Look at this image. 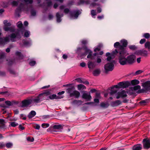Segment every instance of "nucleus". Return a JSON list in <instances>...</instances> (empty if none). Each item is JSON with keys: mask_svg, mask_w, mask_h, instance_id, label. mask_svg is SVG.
<instances>
[{"mask_svg": "<svg viewBox=\"0 0 150 150\" xmlns=\"http://www.w3.org/2000/svg\"><path fill=\"white\" fill-rule=\"evenodd\" d=\"M11 4L13 6H16L18 4V3L17 1H13L11 3Z\"/></svg>", "mask_w": 150, "mask_h": 150, "instance_id": "nucleus-52", "label": "nucleus"}, {"mask_svg": "<svg viewBox=\"0 0 150 150\" xmlns=\"http://www.w3.org/2000/svg\"><path fill=\"white\" fill-rule=\"evenodd\" d=\"M13 145L12 143L10 142L6 144V146L8 148L11 147Z\"/></svg>", "mask_w": 150, "mask_h": 150, "instance_id": "nucleus-38", "label": "nucleus"}, {"mask_svg": "<svg viewBox=\"0 0 150 150\" xmlns=\"http://www.w3.org/2000/svg\"><path fill=\"white\" fill-rule=\"evenodd\" d=\"M101 62V59L100 58H97V63H100Z\"/></svg>", "mask_w": 150, "mask_h": 150, "instance_id": "nucleus-59", "label": "nucleus"}, {"mask_svg": "<svg viewBox=\"0 0 150 150\" xmlns=\"http://www.w3.org/2000/svg\"><path fill=\"white\" fill-rule=\"evenodd\" d=\"M104 66L105 70L106 72L111 71L114 69V64L115 61L113 60L109 61Z\"/></svg>", "mask_w": 150, "mask_h": 150, "instance_id": "nucleus-4", "label": "nucleus"}, {"mask_svg": "<svg viewBox=\"0 0 150 150\" xmlns=\"http://www.w3.org/2000/svg\"><path fill=\"white\" fill-rule=\"evenodd\" d=\"M9 41V38L6 37L3 39L2 38H0V44H2L4 43H6Z\"/></svg>", "mask_w": 150, "mask_h": 150, "instance_id": "nucleus-19", "label": "nucleus"}, {"mask_svg": "<svg viewBox=\"0 0 150 150\" xmlns=\"http://www.w3.org/2000/svg\"><path fill=\"white\" fill-rule=\"evenodd\" d=\"M63 97L62 96H57L55 94H52L50 95L48 97L46 98L45 97V99H48V98H49L51 100L56 99L57 100L61 98H63Z\"/></svg>", "mask_w": 150, "mask_h": 150, "instance_id": "nucleus-14", "label": "nucleus"}, {"mask_svg": "<svg viewBox=\"0 0 150 150\" xmlns=\"http://www.w3.org/2000/svg\"><path fill=\"white\" fill-rule=\"evenodd\" d=\"M142 148L141 144H139L134 145L132 147L133 150H141Z\"/></svg>", "mask_w": 150, "mask_h": 150, "instance_id": "nucleus-17", "label": "nucleus"}, {"mask_svg": "<svg viewBox=\"0 0 150 150\" xmlns=\"http://www.w3.org/2000/svg\"><path fill=\"white\" fill-rule=\"evenodd\" d=\"M145 47L146 48H148L149 50H150V42H147L145 44Z\"/></svg>", "mask_w": 150, "mask_h": 150, "instance_id": "nucleus-31", "label": "nucleus"}, {"mask_svg": "<svg viewBox=\"0 0 150 150\" xmlns=\"http://www.w3.org/2000/svg\"><path fill=\"white\" fill-rule=\"evenodd\" d=\"M8 26H4V29L5 31H11L12 27H8Z\"/></svg>", "mask_w": 150, "mask_h": 150, "instance_id": "nucleus-30", "label": "nucleus"}, {"mask_svg": "<svg viewBox=\"0 0 150 150\" xmlns=\"http://www.w3.org/2000/svg\"><path fill=\"white\" fill-rule=\"evenodd\" d=\"M16 54L18 57L19 59H21L22 58L23 56L21 55L20 52H16Z\"/></svg>", "mask_w": 150, "mask_h": 150, "instance_id": "nucleus-39", "label": "nucleus"}, {"mask_svg": "<svg viewBox=\"0 0 150 150\" xmlns=\"http://www.w3.org/2000/svg\"><path fill=\"white\" fill-rule=\"evenodd\" d=\"M69 11V9L68 8H66L64 9V12L65 13H68Z\"/></svg>", "mask_w": 150, "mask_h": 150, "instance_id": "nucleus-55", "label": "nucleus"}, {"mask_svg": "<svg viewBox=\"0 0 150 150\" xmlns=\"http://www.w3.org/2000/svg\"><path fill=\"white\" fill-rule=\"evenodd\" d=\"M100 105L102 107H106V104L104 103H101Z\"/></svg>", "mask_w": 150, "mask_h": 150, "instance_id": "nucleus-60", "label": "nucleus"}, {"mask_svg": "<svg viewBox=\"0 0 150 150\" xmlns=\"http://www.w3.org/2000/svg\"><path fill=\"white\" fill-rule=\"evenodd\" d=\"M27 140L28 141H30V142H33V141L34 139L33 138L28 137L27 138Z\"/></svg>", "mask_w": 150, "mask_h": 150, "instance_id": "nucleus-51", "label": "nucleus"}, {"mask_svg": "<svg viewBox=\"0 0 150 150\" xmlns=\"http://www.w3.org/2000/svg\"><path fill=\"white\" fill-rule=\"evenodd\" d=\"M36 114L35 112L33 110H32L29 113L28 115V117L30 119L33 117Z\"/></svg>", "mask_w": 150, "mask_h": 150, "instance_id": "nucleus-21", "label": "nucleus"}, {"mask_svg": "<svg viewBox=\"0 0 150 150\" xmlns=\"http://www.w3.org/2000/svg\"><path fill=\"white\" fill-rule=\"evenodd\" d=\"M25 2L27 3L31 4L33 2V0H24Z\"/></svg>", "mask_w": 150, "mask_h": 150, "instance_id": "nucleus-53", "label": "nucleus"}, {"mask_svg": "<svg viewBox=\"0 0 150 150\" xmlns=\"http://www.w3.org/2000/svg\"><path fill=\"white\" fill-rule=\"evenodd\" d=\"M118 53V52L117 51V49L115 50L114 51H113L111 53V55L112 56V58H114L115 56Z\"/></svg>", "mask_w": 150, "mask_h": 150, "instance_id": "nucleus-27", "label": "nucleus"}, {"mask_svg": "<svg viewBox=\"0 0 150 150\" xmlns=\"http://www.w3.org/2000/svg\"><path fill=\"white\" fill-rule=\"evenodd\" d=\"M139 81L136 79L133 80L131 81L132 84L133 85L138 84H139Z\"/></svg>", "mask_w": 150, "mask_h": 150, "instance_id": "nucleus-28", "label": "nucleus"}, {"mask_svg": "<svg viewBox=\"0 0 150 150\" xmlns=\"http://www.w3.org/2000/svg\"><path fill=\"white\" fill-rule=\"evenodd\" d=\"M117 91L116 90H112L110 92V95H112L115 93L117 92Z\"/></svg>", "mask_w": 150, "mask_h": 150, "instance_id": "nucleus-47", "label": "nucleus"}, {"mask_svg": "<svg viewBox=\"0 0 150 150\" xmlns=\"http://www.w3.org/2000/svg\"><path fill=\"white\" fill-rule=\"evenodd\" d=\"M42 127L44 128H46L48 127L49 126V124L48 123H44L42 124Z\"/></svg>", "mask_w": 150, "mask_h": 150, "instance_id": "nucleus-33", "label": "nucleus"}, {"mask_svg": "<svg viewBox=\"0 0 150 150\" xmlns=\"http://www.w3.org/2000/svg\"><path fill=\"white\" fill-rule=\"evenodd\" d=\"M121 102L119 100H117L112 103V105L114 106H117L121 104Z\"/></svg>", "mask_w": 150, "mask_h": 150, "instance_id": "nucleus-24", "label": "nucleus"}, {"mask_svg": "<svg viewBox=\"0 0 150 150\" xmlns=\"http://www.w3.org/2000/svg\"><path fill=\"white\" fill-rule=\"evenodd\" d=\"M32 101L30 99L25 100L22 102V106L23 107H27L30 105L32 103Z\"/></svg>", "mask_w": 150, "mask_h": 150, "instance_id": "nucleus-13", "label": "nucleus"}, {"mask_svg": "<svg viewBox=\"0 0 150 150\" xmlns=\"http://www.w3.org/2000/svg\"><path fill=\"white\" fill-rule=\"evenodd\" d=\"M53 127L54 129H59L61 128V126L60 125H54V126Z\"/></svg>", "mask_w": 150, "mask_h": 150, "instance_id": "nucleus-42", "label": "nucleus"}, {"mask_svg": "<svg viewBox=\"0 0 150 150\" xmlns=\"http://www.w3.org/2000/svg\"><path fill=\"white\" fill-rule=\"evenodd\" d=\"M23 25V24L22 22L19 21L17 23V26L19 28H21Z\"/></svg>", "mask_w": 150, "mask_h": 150, "instance_id": "nucleus-37", "label": "nucleus"}, {"mask_svg": "<svg viewBox=\"0 0 150 150\" xmlns=\"http://www.w3.org/2000/svg\"><path fill=\"white\" fill-rule=\"evenodd\" d=\"M80 65L81 67H84L86 66V64L84 62H82L81 63Z\"/></svg>", "mask_w": 150, "mask_h": 150, "instance_id": "nucleus-63", "label": "nucleus"}, {"mask_svg": "<svg viewBox=\"0 0 150 150\" xmlns=\"http://www.w3.org/2000/svg\"><path fill=\"white\" fill-rule=\"evenodd\" d=\"M75 88L72 87L67 89V92L69 93L70 96H74L76 98H78L80 95V93L78 91L75 90Z\"/></svg>", "mask_w": 150, "mask_h": 150, "instance_id": "nucleus-3", "label": "nucleus"}, {"mask_svg": "<svg viewBox=\"0 0 150 150\" xmlns=\"http://www.w3.org/2000/svg\"><path fill=\"white\" fill-rule=\"evenodd\" d=\"M126 58L127 63L131 64L135 61L136 57L134 55H131L127 56Z\"/></svg>", "mask_w": 150, "mask_h": 150, "instance_id": "nucleus-7", "label": "nucleus"}, {"mask_svg": "<svg viewBox=\"0 0 150 150\" xmlns=\"http://www.w3.org/2000/svg\"><path fill=\"white\" fill-rule=\"evenodd\" d=\"M18 125V123L15 122H11V126L13 127H15Z\"/></svg>", "mask_w": 150, "mask_h": 150, "instance_id": "nucleus-40", "label": "nucleus"}, {"mask_svg": "<svg viewBox=\"0 0 150 150\" xmlns=\"http://www.w3.org/2000/svg\"><path fill=\"white\" fill-rule=\"evenodd\" d=\"M5 146V145L3 143H0V148H2Z\"/></svg>", "mask_w": 150, "mask_h": 150, "instance_id": "nucleus-62", "label": "nucleus"}, {"mask_svg": "<svg viewBox=\"0 0 150 150\" xmlns=\"http://www.w3.org/2000/svg\"><path fill=\"white\" fill-rule=\"evenodd\" d=\"M21 36L18 33H12L10 36L11 40L12 42H14L21 38Z\"/></svg>", "mask_w": 150, "mask_h": 150, "instance_id": "nucleus-6", "label": "nucleus"}, {"mask_svg": "<svg viewBox=\"0 0 150 150\" xmlns=\"http://www.w3.org/2000/svg\"><path fill=\"white\" fill-rule=\"evenodd\" d=\"M40 126L38 125H37L35 126V128L37 129H39L40 128Z\"/></svg>", "mask_w": 150, "mask_h": 150, "instance_id": "nucleus-64", "label": "nucleus"}, {"mask_svg": "<svg viewBox=\"0 0 150 150\" xmlns=\"http://www.w3.org/2000/svg\"><path fill=\"white\" fill-rule=\"evenodd\" d=\"M82 83H83V84H86V85H88L89 84V82L87 81H83Z\"/></svg>", "mask_w": 150, "mask_h": 150, "instance_id": "nucleus-61", "label": "nucleus"}, {"mask_svg": "<svg viewBox=\"0 0 150 150\" xmlns=\"http://www.w3.org/2000/svg\"><path fill=\"white\" fill-rule=\"evenodd\" d=\"M106 56L108 57L107 58V60L108 61H110L111 59L112 58L111 54H110V53L107 52L106 53Z\"/></svg>", "mask_w": 150, "mask_h": 150, "instance_id": "nucleus-26", "label": "nucleus"}, {"mask_svg": "<svg viewBox=\"0 0 150 150\" xmlns=\"http://www.w3.org/2000/svg\"><path fill=\"white\" fill-rule=\"evenodd\" d=\"M129 48L131 50H134L136 49V47L134 45H130L129 46Z\"/></svg>", "mask_w": 150, "mask_h": 150, "instance_id": "nucleus-49", "label": "nucleus"}, {"mask_svg": "<svg viewBox=\"0 0 150 150\" xmlns=\"http://www.w3.org/2000/svg\"><path fill=\"white\" fill-rule=\"evenodd\" d=\"M119 85L120 88H125L129 86V83L127 82H121L119 83Z\"/></svg>", "mask_w": 150, "mask_h": 150, "instance_id": "nucleus-15", "label": "nucleus"}, {"mask_svg": "<svg viewBox=\"0 0 150 150\" xmlns=\"http://www.w3.org/2000/svg\"><path fill=\"white\" fill-rule=\"evenodd\" d=\"M81 13L79 10H76L74 11L73 13H70L71 19L76 18Z\"/></svg>", "mask_w": 150, "mask_h": 150, "instance_id": "nucleus-11", "label": "nucleus"}, {"mask_svg": "<svg viewBox=\"0 0 150 150\" xmlns=\"http://www.w3.org/2000/svg\"><path fill=\"white\" fill-rule=\"evenodd\" d=\"M81 43L85 45L88 43V41L86 40H82Z\"/></svg>", "mask_w": 150, "mask_h": 150, "instance_id": "nucleus-57", "label": "nucleus"}, {"mask_svg": "<svg viewBox=\"0 0 150 150\" xmlns=\"http://www.w3.org/2000/svg\"><path fill=\"white\" fill-rule=\"evenodd\" d=\"M102 46V45L101 44H100L98 45V47L95 48L94 50V51L95 52H97V51H99L100 50V47Z\"/></svg>", "mask_w": 150, "mask_h": 150, "instance_id": "nucleus-34", "label": "nucleus"}, {"mask_svg": "<svg viewBox=\"0 0 150 150\" xmlns=\"http://www.w3.org/2000/svg\"><path fill=\"white\" fill-rule=\"evenodd\" d=\"M143 145L144 148L148 149L150 148V140L147 139H144L143 140Z\"/></svg>", "mask_w": 150, "mask_h": 150, "instance_id": "nucleus-9", "label": "nucleus"}, {"mask_svg": "<svg viewBox=\"0 0 150 150\" xmlns=\"http://www.w3.org/2000/svg\"><path fill=\"white\" fill-rule=\"evenodd\" d=\"M35 64L36 62L35 61H31L29 63V64L31 66H33Z\"/></svg>", "mask_w": 150, "mask_h": 150, "instance_id": "nucleus-43", "label": "nucleus"}, {"mask_svg": "<svg viewBox=\"0 0 150 150\" xmlns=\"http://www.w3.org/2000/svg\"><path fill=\"white\" fill-rule=\"evenodd\" d=\"M82 98L86 100L87 101L91 100L92 98L90 93H88L86 92H85L83 93L82 95Z\"/></svg>", "mask_w": 150, "mask_h": 150, "instance_id": "nucleus-12", "label": "nucleus"}, {"mask_svg": "<svg viewBox=\"0 0 150 150\" xmlns=\"http://www.w3.org/2000/svg\"><path fill=\"white\" fill-rule=\"evenodd\" d=\"M104 17V16L103 15H102L101 16H98L97 17V18L100 20L103 19Z\"/></svg>", "mask_w": 150, "mask_h": 150, "instance_id": "nucleus-54", "label": "nucleus"}, {"mask_svg": "<svg viewBox=\"0 0 150 150\" xmlns=\"http://www.w3.org/2000/svg\"><path fill=\"white\" fill-rule=\"evenodd\" d=\"M116 98L119 99L120 98H123L127 96V93L124 91H121L118 92L116 95Z\"/></svg>", "mask_w": 150, "mask_h": 150, "instance_id": "nucleus-8", "label": "nucleus"}, {"mask_svg": "<svg viewBox=\"0 0 150 150\" xmlns=\"http://www.w3.org/2000/svg\"><path fill=\"white\" fill-rule=\"evenodd\" d=\"M5 55V53L3 52H0V59L3 58Z\"/></svg>", "mask_w": 150, "mask_h": 150, "instance_id": "nucleus-44", "label": "nucleus"}, {"mask_svg": "<svg viewBox=\"0 0 150 150\" xmlns=\"http://www.w3.org/2000/svg\"><path fill=\"white\" fill-rule=\"evenodd\" d=\"M85 52H86L85 53L84 55H86L87 54H88L87 56V58H91L92 59L91 54L92 52L91 51L88 49H86L85 50Z\"/></svg>", "mask_w": 150, "mask_h": 150, "instance_id": "nucleus-18", "label": "nucleus"}, {"mask_svg": "<svg viewBox=\"0 0 150 150\" xmlns=\"http://www.w3.org/2000/svg\"><path fill=\"white\" fill-rule=\"evenodd\" d=\"M63 16V14H62L61 16H60V15H59V13H56V17H57V22H61V17Z\"/></svg>", "mask_w": 150, "mask_h": 150, "instance_id": "nucleus-22", "label": "nucleus"}, {"mask_svg": "<svg viewBox=\"0 0 150 150\" xmlns=\"http://www.w3.org/2000/svg\"><path fill=\"white\" fill-rule=\"evenodd\" d=\"M142 54H143L144 56H146L147 55V52L145 50L143 51L142 52Z\"/></svg>", "mask_w": 150, "mask_h": 150, "instance_id": "nucleus-58", "label": "nucleus"}, {"mask_svg": "<svg viewBox=\"0 0 150 150\" xmlns=\"http://www.w3.org/2000/svg\"><path fill=\"white\" fill-rule=\"evenodd\" d=\"M5 122L4 120L2 119H0V125L2 126V128L5 127Z\"/></svg>", "mask_w": 150, "mask_h": 150, "instance_id": "nucleus-25", "label": "nucleus"}, {"mask_svg": "<svg viewBox=\"0 0 150 150\" xmlns=\"http://www.w3.org/2000/svg\"><path fill=\"white\" fill-rule=\"evenodd\" d=\"M143 72V71L142 70H139L138 71H137L135 73V74L137 75L138 74H139L142 73Z\"/></svg>", "mask_w": 150, "mask_h": 150, "instance_id": "nucleus-50", "label": "nucleus"}, {"mask_svg": "<svg viewBox=\"0 0 150 150\" xmlns=\"http://www.w3.org/2000/svg\"><path fill=\"white\" fill-rule=\"evenodd\" d=\"M91 14L92 16H94L96 15L95 10H92L91 11Z\"/></svg>", "mask_w": 150, "mask_h": 150, "instance_id": "nucleus-46", "label": "nucleus"}, {"mask_svg": "<svg viewBox=\"0 0 150 150\" xmlns=\"http://www.w3.org/2000/svg\"><path fill=\"white\" fill-rule=\"evenodd\" d=\"M75 80L80 83H82L83 81L80 78H77L75 79Z\"/></svg>", "mask_w": 150, "mask_h": 150, "instance_id": "nucleus-48", "label": "nucleus"}, {"mask_svg": "<svg viewBox=\"0 0 150 150\" xmlns=\"http://www.w3.org/2000/svg\"><path fill=\"white\" fill-rule=\"evenodd\" d=\"M30 32L29 31H26L24 33V36L25 37H28L29 36Z\"/></svg>", "mask_w": 150, "mask_h": 150, "instance_id": "nucleus-41", "label": "nucleus"}, {"mask_svg": "<svg viewBox=\"0 0 150 150\" xmlns=\"http://www.w3.org/2000/svg\"><path fill=\"white\" fill-rule=\"evenodd\" d=\"M50 94V93L49 92L41 93L39 94L37 98L34 99L33 100L35 103H38L40 101L41 98H45V97L49 95Z\"/></svg>", "mask_w": 150, "mask_h": 150, "instance_id": "nucleus-5", "label": "nucleus"}, {"mask_svg": "<svg viewBox=\"0 0 150 150\" xmlns=\"http://www.w3.org/2000/svg\"><path fill=\"white\" fill-rule=\"evenodd\" d=\"M119 60L120 64L122 65H125L127 64L126 57L128 53L126 50L120 51L119 52Z\"/></svg>", "mask_w": 150, "mask_h": 150, "instance_id": "nucleus-1", "label": "nucleus"}, {"mask_svg": "<svg viewBox=\"0 0 150 150\" xmlns=\"http://www.w3.org/2000/svg\"><path fill=\"white\" fill-rule=\"evenodd\" d=\"M143 36L146 39L149 38L150 37V35L149 33H145L143 34Z\"/></svg>", "mask_w": 150, "mask_h": 150, "instance_id": "nucleus-36", "label": "nucleus"}, {"mask_svg": "<svg viewBox=\"0 0 150 150\" xmlns=\"http://www.w3.org/2000/svg\"><path fill=\"white\" fill-rule=\"evenodd\" d=\"M143 86L145 89L150 91V81H148L144 83Z\"/></svg>", "mask_w": 150, "mask_h": 150, "instance_id": "nucleus-16", "label": "nucleus"}, {"mask_svg": "<svg viewBox=\"0 0 150 150\" xmlns=\"http://www.w3.org/2000/svg\"><path fill=\"white\" fill-rule=\"evenodd\" d=\"M77 88L79 90H81L85 89L86 88L84 85L80 84L77 85Z\"/></svg>", "mask_w": 150, "mask_h": 150, "instance_id": "nucleus-23", "label": "nucleus"}, {"mask_svg": "<svg viewBox=\"0 0 150 150\" xmlns=\"http://www.w3.org/2000/svg\"><path fill=\"white\" fill-rule=\"evenodd\" d=\"M98 64L95 62L89 61L88 63V68L90 70H92Z\"/></svg>", "mask_w": 150, "mask_h": 150, "instance_id": "nucleus-10", "label": "nucleus"}, {"mask_svg": "<svg viewBox=\"0 0 150 150\" xmlns=\"http://www.w3.org/2000/svg\"><path fill=\"white\" fill-rule=\"evenodd\" d=\"M4 26H10L11 25V24L10 23L8 22V21L5 20L3 22Z\"/></svg>", "mask_w": 150, "mask_h": 150, "instance_id": "nucleus-29", "label": "nucleus"}, {"mask_svg": "<svg viewBox=\"0 0 150 150\" xmlns=\"http://www.w3.org/2000/svg\"><path fill=\"white\" fill-rule=\"evenodd\" d=\"M100 73V70L99 69H96L93 71V74L95 76H98Z\"/></svg>", "mask_w": 150, "mask_h": 150, "instance_id": "nucleus-20", "label": "nucleus"}, {"mask_svg": "<svg viewBox=\"0 0 150 150\" xmlns=\"http://www.w3.org/2000/svg\"><path fill=\"white\" fill-rule=\"evenodd\" d=\"M148 100H143L140 102V103L143 105H145L146 104L148 103Z\"/></svg>", "mask_w": 150, "mask_h": 150, "instance_id": "nucleus-32", "label": "nucleus"}, {"mask_svg": "<svg viewBox=\"0 0 150 150\" xmlns=\"http://www.w3.org/2000/svg\"><path fill=\"white\" fill-rule=\"evenodd\" d=\"M141 87L139 85H137L134 86L133 88V89L134 91H136L140 89Z\"/></svg>", "mask_w": 150, "mask_h": 150, "instance_id": "nucleus-35", "label": "nucleus"}, {"mask_svg": "<svg viewBox=\"0 0 150 150\" xmlns=\"http://www.w3.org/2000/svg\"><path fill=\"white\" fill-rule=\"evenodd\" d=\"M5 103L6 105H7L9 106H10V105H11L12 104V103L11 101H8V100L6 101L5 102Z\"/></svg>", "mask_w": 150, "mask_h": 150, "instance_id": "nucleus-45", "label": "nucleus"}, {"mask_svg": "<svg viewBox=\"0 0 150 150\" xmlns=\"http://www.w3.org/2000/svg\"><path fill=\"white\" fill-rule=\"evenodd\" d=\"M120 43L119 42H115L114 44L115 47L117 48L119 52L120 51L126 50L124 47H126L127 45V42L126 40H122L120 41Z\"/></svg>", "mask_w": 150, "mask_h": 150, "instance_id": "nucleus-2", "label": "nucleus"}, {"mask_svg": "<svg viewBox=\"0 0 150 150\" xmlns=\"http://www.w3.org/2000/svg\"><path fill=\"white\" fill-rule=\"evenodd\" d=\"M146 41V40L144 39H142L140 41V43L141 44H142L144 43Z\"/></svg>", "mask_w": 150, "mask_h": 150, "instance_id": "nucleus-56", "label": "nucleus"}]
</instances>
